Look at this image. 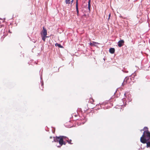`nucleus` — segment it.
Listing matches in <instances>:
<instances>
[{"label": "nucleus", "mask_w": 150, "mask_h": 150, "mask_svg": "<svg viewBox=\"0 0 150 150\" xmlns=\"http://www.w3.org/2000/svg\"><path fill=\"white\" fill-rule=\"evenodd\" d=\"M67 137L64 136H60L59 137H53L54 141V142H59L60 146H57L58 147H60L63 144L65 145L66 143L65 142H64V140L66 139Z\"/></svg>", "instance_id": "f257e3e1"}, {"label": "nucleus", "mask_w": 150, "mask_h": 150, "mask_svg": "<svg viewBox=\"0 0 150 150\" xmlns=\"http://www.w3.org/2000/svg\"><path fill=\"white\" fill-rule=\"evenodd\" d=\"M144 134H143L140 138V141L142 143L146 144L147 147H150V136L144 137Z\"/></svg>", "instance_id": "f03ea898"}, {"label": "nucleus", "mask_w": 150, "mask_h": 150, "mask_svg": "<svg viewBox=\"0 0 150 150\" xmlns=\"http://www.w3.org/2000/svg\"><path fill=\"white\" fill-rule=\"evenodd\" d=\"M41 35L42 40L45 42V41L46 38L48 37L47 36V31L44 27H43V30L41 33Z\"/></svg>", "instance_id": "7ed1b4c3"}, {"label": "nucleus", "mask_w": 150, "mask_h": 150, "mask_svg": "<svg viewBox=\"0 0 150 150\" xmlns=\"http://www.w3.org/2000/svg\"><path fill=\"white\" fill-rule=\"evenodd\" d=\"M144 130L143 134H144V137L150 136V132L148 131V129L147 127H144Z\"/></svg>", "instance_id": "20e7f679"}, {"label": "nucleus", "mask_w": 150, "mask_h": 150, "mask_svg": "<svg viewBox=\"0 0 150 150\" xmlns=\"http://www.w3.org/2000/svg\"><path fill=\"white\" fill-rule=\"evenodd\" d=\"M124 43V41L123 40H121L119 41L118 42V45L119 47H121L123 45V44Z\"/></svg>", "instance_id": "39448f33"}, {"label": "nucleus", "mask_w": 150, "mask_h": 150, "mask_svg": "<svg viewBox=\"0 0 150 150\" xmlns=\"http://www.w3.org/2000/svg\"><path fill=\"white\" fill-rule=\"evenodd\" d=\"M76 8L77 12V16H79V8L78 6V0H76Z\"/></svg>", "instance_id": "423d86ee"}, {"label": "nucleus", "mask_w": 150, "mask_h": 150, "mask_svg": "<svg viewBox=\"0 0 150 150\" xmlns=\"http://www.w3.org/2000/svg\"><path fill=\"white\" fill-rule=\"evenodd\" d=\"M115 50L114 48H111L109 49V52L111 54H113L115 52Z\"/></svg>", "instance_id": "0eeeda50"}, {"label": "nucleus", "mask_w": 150, "mask_h": 150, "mask_svg": "<svg viewBox=\"0 0 150 150\" xmlns=\"http://www.w3.org/2000/svg\"><path fill=\"white\" fill-rule=\"evenodd\" d=\"M55 45L57 46H58V47L60 48H63V47L60 44H58V43H56L55 44Z\"/></svg>", "instance_id": "6e6552de"}, {"label": "nucleus", "mask_w": 150, "mask_h": 150, "mask_svg": "<svg viewBox=\"0 0 150 150\" xmlns=\"http://www.w3.org/2000/svg\"><path fill=\"white\" fill-rule=\"evenodd\" d=\"M40 79H41V86L42 87V86H43V81L42 79V77L41 76H40Z\"/></svg>", "instance_id": "1a4fd4ad"}, {"label": "nucleus", "mask_w": 150, "mask_h": 150, "mask_svg": "<svg viewBox=\"0 0 150 150\" xmlns=\"http://www.w3.org/2000/svg\"><path fill=\"white\" fill-rule=\"evenodd\" d=\"M128 79V78H127V77H126L125 78V79H124V82L122 83V86H124V84H125V82L127 81V80Z\"/></svg>", "instance_id": "9d476101"}, {"label": "nucleus", "mask_w": 150, "mask_h": 150, "mask_svg": "<svg viewBox=\"0 0 150 150\" xmlns=\"http://www.w3.org/2000/svg\"><path fill=\"white\" fill-rule=\"evenodd\" d=\"M65 2L67 4H69L70 3V0H65Z\"/></svg>", "instance_id": "9b49d317"}, {"label": "nucleus", "mask_w": 150, "mask_h": 150, "mask_svg": "<svg viewBox=\"0 0 150 150\" xmlns=\"http://www.w3.org/2000/svg\"><path fill=\"white\" fill-rule=\"evenodd\" d=\"M67 139H68V138L67 137V138L66 139H65V140H66L67 142L68 143H69V144H72V143H71V142H70L71 141V140H70L69 141H68V140H67Z\"/></svg>", "instance_id": "f8f14e48"}, {"label": "nucleus", "mask_w": 150, "mask_h": 150, "mask_svg": "<svg viewBox=\"0 0 150 150\" xmlns=\"http://www.w3.org/2000/svg\"><path fill=\"white\" fill-rule=\"evenodd\" d=\"M95 43H96V42H93V43L90 42V45L91 46H95L94 44Z\"/></svg>", "instance_id": "ddd939ff"}, {"label": "nucleus", "mask_w": 150, "mask_h": 150, "mask_svg": "<svg viewBox=\"0 0 150 150\" xmlns=\"http://www.w3.org/2000/svg\"><path fill=\"white\" fill-rule=\"evenodd\" d=\"M89 101L91 103H93L94 102V100L92 98H90L89 100Z\"/></svg>", "instance_id": "4468645a"}, {"label": "nucleus", "mask_w": 150, "mask_h": 150, "mask_svg": "<svg viewBox=\"0 0 150 150\" xmlns=\"http://www.w3.org/2000/svg\"><path fill=\"white\" fill-rule=\"evenodd\" d=\"M88 5V9L90 11V10L91 5Z\"/></svg>", "instance_id": "2eb2a0df"}, {"label": "nucleus", "mask_w": 150, "mask_h": 150, "mask_svg": "<svg viewBox=\"0 0 150 150\" xmlns=\"http://www.w3.org/2000/svg\"><path fill=\"white\" fill-rule=\"evenodd\" d=\"M88 5H91V4H90V3H91V0H88Z\"/></svg>", "instance_id": "dca6fc26"}, {"label": "nucleus", "mask_w": 150, "mask_h": 150, "mask_svg": "<svg viewBox=\"0 0 150 150\" xmlns=\"http://www.w3.org/2000/svg\"><path fill=\"white\" fill-rule=\"evenodd\" d=\"M73 1L74 0H72L71 1V3H72Z\"/></svg>", "instance_id": "f3484780"}, {"label": "nucleus", "mask_w": 150, "mask_h": 150, "mask_svg": "<svg viewBox=\"0 0 150 150\" xmlns=\"http://www.w3.org/2000/svg\"><path fill=\"white\" fill-rule=\"evenodd\" d=\"M110 14H109V17H109V18H110Z\"/></svg>", "instance_id": "a211bd4d"}, {"label": "nucleus", "mask_w": 150, "mask_h": 150, "mask_svg": "<svg viewBox=\"0 0 150 150\" xmlns=\"http://www.w3.org/2000/svg\"><path fill=\"white\" fill-rule=\"evenodd\" d=\"M124 95L125 96V97H126V93H125V94H124Z\"/></svg>", "instance_id": "6ab92c4d"}, {"label": "nucleus", "mask_w": 150, "mask_h": 150, "mask_svg": "<svg viewBox=\"0 0 150 150\" xmlns=\"http://www.w3.org/2000/svg\"><path fill=\"white\" fill-rule=\"evenodd\" d=\"M52 137H50V139H52Z\"/></svg>", "instance_id": "aec40b11"}, {"label": "nucleus", "mask_w": 150, "mask_h": 150, "mask_svg": "<svg viewBox=\"0 0 150 150\" xmlns=\"http://www.w3.org/2000/svg\"><path fill=\"white\" fill-rule=\"evenodd\" d=\"M109 18H109V17H108V19L109 20Z\"/></svg>", "instance_id": "412c9836"}, {"label": "nucleus", "mask_w": 150, "mask_h": 150, "mask_svg": "<svg viewBox=\"0 0 150 150\" xmlns=\"http://www.w3.org/2000/svg\"><path fill=\"white\" fill-rule=\"evenodd\" d=\"M133 74V76H134V74Z\"/></svg>", "instance_id": "4be33fe9"}]
</instances>
